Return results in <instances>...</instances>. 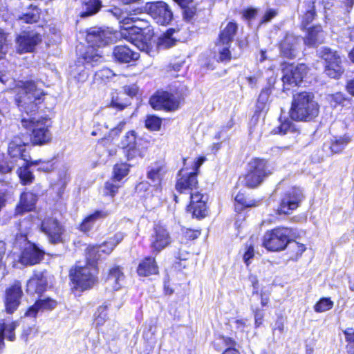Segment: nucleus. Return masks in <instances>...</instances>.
Instances as JSON below:
<instances>
[{
    "label": "nucleus",
    "mask_w": 354,
    "mask_h": 354,
    "mask_svg": "<svg viewBox=\"0 0 354 354\" xmlns=\"http://www.w3.org/2000/svg\"><path fill=\"white\" fill-rule=\"evenodd\" d=\"M17 324L15 322L3 324H0V351L2 349L4 344L3 335L14 333Z\"/></svg>",
    "instance_id": "50"
},
{
    "label": "nucleus",
    "mask_w": 354,
    "mask_h": 354,
    "mask_svg": "<svg viewBox=\"0 0 354 354\" xmlns=\"http://www.w3.org/2000/svg\"><path fill=\"white\" fill-rule=\"evenodd\" d=\"M271 174L268 162L264 159L254 158L249 163V171L242 178H239L240 184L255 188L262 183L264 179Z\"/></svg>",
    "instance_id": "4"
},
{
    "label": "nucleus",
    "mask_w": 354,
    "mask_h": 354,
    "mask_svg": "<svg viewBox=\"0 0 354 354\" xmlns=\"http://www.w3.org/2000/svg\"><path fill=\"white\" fill-rule=\"evenodd\" d=\"M125 277L119 266H114L109 270L107 282L115 290L120 289L124 284Z\"/></svg>",
    "instance_id": "25"
},
{
    "label": "nucleus",
    "mask_w": 354,
    "mask_h": 354,
    "mask_svg": "<svg viewBox=\"0 0 354 354\" xmlns=\"http://www.w3.org/2000/svg\"><path fill=\"white\" fill-rule=\"evenodd\" d=\"M324 41V34L321 26H315L308 29L304 43L308 46H314Z\"/></svg>",
    "instance_id": "26"
},
{
    "label": "nucleus",
    "mask_w": 354,
    "mask_h": 354,
    "mask_svg": "<svg viewBox=\"0 0 354 354\" xmlns=\"http://www.w3.org/2000/svg\"><path fill=\"white\" fill-rule=\"evenodd\" d=\"M28 144V137H15L9 143L8 147V158L19 165L26 164L30 160V156L26 149Z\"/></svg>",
    "instance_id": "7"
},
{
    "label": "nucleus",
    "mask_w": 354,
    "mask_h": 354,
    "mask_svg": "<svg viewBox=\"0 0 354 354\" xmlns=\"http://www.w3.org/2000/svg\"><path fill=\"white\" fill-rule=\"evenodd\" d=\"M123 91L125 94L132 97L137 94L138 88L133 84L129 86H124L123 87Z\"/></svg>",
    "instance_id": "62"
},
{
    "label": "nucleus",
    "mask_w": 354,
    "mask_h": 354,
    "mask_svg": "<svg viewBox=\"0 0 354 354\" xmlns=\"http://www.w3.org/2000/svg\"><path fill=\"white\" fill-rule=\"evenodd\" d=\"M44 252L35 245H29L22 252L21 263L26 266H32L38 263L43 258Z\"/></svg>",
    "instance_id": "18"
},
{
    "label": "nucleus",
    "mask_w": 354,
    "mask_h": 354,
    "mask_svg": "<svg viewBox=\"0 0 354 354\" xmlns=\"http://www.w3.org/2000/svg\"><path fill=\"white\" fill-rule=\"evenodd\" d=\"M183 17L187 21H192L196 15L197 9L194 5H187L183 7Z\"/></svg>",
    "instance_id": "52"
},
{
    "label": "nucleus",
    "mask_w": 354,
    "mask_h": 354,
    "mask_svg": "<svg viewBox=\"0 0 354 354\" xmlns=\"http://www.w3.org/2000/svg\"><path fill=\"white\" fill-rule=\"evenodd\" d=\"M37 201V196L32 192H24L21 195L20 201L17 206L16 212L23 214L26 212H30L35 207Z\"/></svg>",
    "instance_id": "21"
},
{
    "label": "nucleus",
    "mask_w": 354,
    "mask_h": 354,
    "mask_svg": "<svg viewBox=\"0 0 354 354\" xmlns=\"http://www.w3.org/2000/svg\"><path fill=\"white\" fill-rule=\"evenodd\" d=\"M41 81H26L23 83L21 93L16 99L20 111L23 113L21 126L31 132L28 142L34 145H42L49 142L52 135L47 125L48 120L36 116L38 105L41 102L44 92Z\"/></svg>",
    "instance_id": "1"
},
{
    "label": "nucleus",
    "mask_w": 354,
    "mask_h": 354,
    "mask_svg": "<svg viewBox=\"0 0 354 354\" xmlns=\"http://www.w3.org/2000/svg\"><path fill=\"white\" fill-rule=\"evenodd\" d=\"M187 211L192 212L193 217L197 218H204L207 215V207L205 203L196 204L193 207H187Z\"/></svg>",
    "instance_id": "43"
},
{
    "label": "nucleus",
    "mask_w": 354,
    "mask_h": 354,
    "mask_svg": "<svg viewBox=\"0 0 354 354\" xmlns=\"http://www.w3.org/2000/svg\"><path fill=\"white\" fill-rule=\"evenodd\" d=\"M151 106L157 110H175L178 109L180 97L166 91H158L149 100Z\"/></svg>",
    "instance_id": "11"
},
{
    "label": "nucleus",
    "mask_w": 354,
    "mask_h": 354,
    "mask_svg": "<svg viewBox=\"0 0 354 354\" xmlns=\"http://www.w3.org/2000/svg\"><path fill=\"white\" fill-rule=\"evenodd\" d=\"M137 37L133 40L134 46H136L140 50L144 51L149 54L151 50L150 44L147 41H143L141 37Z\"/></svg>",
    "instance_id": "55"
},
{
    "label": "nucleus",
    "mask_w": 354,
    "mask_h": 354,
    "mask_svg": "<svg viewBox=\"0 0 354 354\" xmlns=\"http://www.w3.org/2000/svg\"><path fill=\"white\" fill-rule=\"evenodd\" d=\"M114 76L113 71L107 68H102L95 73V77L102 80H108Z\"/></svg>",
    "instance_id": "60"
},
{
    "label": "nucleus",
    "mask_w": 354,
    "mask_h": 354,
    "mask_svg": "<svg viewBox=\"0 0 354 354\" xmlns=\"http://www.w3.org/2000/svg\"><path fill=\"white\" fill-rule=\"evenodd\" d=\"M299 40L293 35H286L280 45L281 55L289 59L295 58L299 51Z\"/></svg>",
    "instance_id": "17"
},
{
    "label": "nucleus",
    "mask_w": 354,
    "mask_h": 354,
    "mask_svg": "<svg viewBox=\"0 0 354 354\" xmlns=\"http://www.w3.org/2000/svg\"><path fill=\"white\" fill-rule=\"evenodd\" d=\"M101 253L99 245L88 246L86 253L88 261V266H95L94 263L100 258Z\"/></svg>",
    "instance_id": "37"
},
{
    "label": "nucleus",
    "mask_w": 354,
    "mask_h": 354,
    "mask_svg": "<svg viewBox=\"0 0 354 354\" xmlns=\"http://www.w3.org/2000/svg\"><path fill=\"white\" fill-rule=\"evenodd\" d=\"M238 30V25L236 23L230 21L221 29L218 35V40L223 44H232L234 36Z\"/></svg>",
    "instance_id": "27"
},
{
    "label": "nucleus",
    "mask_w": 354,
    "mask_h": 354,
    "mask_svg": "<svg viewBox=\"0 0 354 354\" xmlns=\"http://www.w3.org/2000/svg\"><path fill=\"white\" fill-rule=\"evenodd\" d=\"M97 270L95 266L76 267L74 272L71 270V281L76 288L82 290L90 288L95 283Z\"/></svg>",
    "instance_id": "6"
},
{
    "label": "nucleus",
    "mask_w": 354,
    "mask_h": 354,
    "mask_svg": "<svg viewBox=\"0 0 354 354\" xmlns=\"http://www.w3.org/2000/svg\"><path fill=\"white\" fill-rule=\"evenodd\" d=\"M41 41V35L35 31H24L16 39L17 50L19 53L32 52Z\"/></svg>",
    "instance_id": "12"
},
{
    "label": "nucleus",
    "mask_w": 354,
    "mask_h": 354,
    "mask_svg": "<svg viewBox=\"0 0 354 354\" xmlns=\"http://www.w3.org/2000/svg\"><path fill=\"white\" fill-rule=\"evenodd\" d=\"M235 201L240 205H243V207H253L256 206V202L253 201L252 200H247L245 198L244 196L241 194H238L235 197Z\"/></svg>",
    "instance_id": "59"
},
{
    "label": "nucleus",
    "mask_w": 354,
    "mask_h": 354,
    "mask_svg": "<svg viewBox=\"0 0 354 354\" xmlns=\"http://www.w3.org/2000/svg\"><path fill=\"white\" fill-rule=\"evenodd\" d=\"M57 306L56 301L50 298L39 299L26 312V317H35L39 310H52Z\"/></svg>",
    "instance_id": "24"
},
{
    "label": "nucleus",
    "mask_w": 354,
    "mask_h": 354,
    "mask_svg": "<svg viewBox=\"0 0 354 354\" xmlns=\"http://www.w3.org/2000/svg\"><path fill=\"white\" fill-rule=\"evenodd\" d=\"M23 292L21 284L19 281H16L6 291L4 304L6 310L8 313H12L15 311L20 304L21 298Z\"/></svg>",
    "instance_id": "14"
},
{
    "label": "nucleus",
    "mask_w": 354,
    "mask_h": 354,
    "mask_svg": "<svg viewBox=\"0 0 354 354\" xmlns=\"http://www.w3.org/2000/svg\"><path fill=\"white\" fill-rule=\"evenodd\" d=\"M145 10L158 24L165 26L173 19V13L169 6L163 1L147 3Z\"/></svg>",
    "instance_id": "8"
},
{
    "label": "nucleus",
    "mask_w": 354,
    "mask_h": 354,
    "mask_svg": "<svg viewBox=\"0 0 354 354\" xmlns=\"http://www.w3.org/2000/svg\"><path fill=\"white\" fill-rule=\"evenodd\" d=\"M19 165L17 162L6 157L0 160V173L3 174H8L16 167Z\"/></svg>",
    "instance_id": "45"
},
{
    "label": "nucleus",
    "mask_w": 354,
    "mask_h": 354,
    "mask_svg": "<svg viewBox=\"0 0 354 354\" xmlns=\"http://www.w3.org/2000/svg\"><path fill=\"white\" fill-rule=\"evenodd\" d=\"M351 138L349 135L345 134L342 137L335 138L333 140L329 145V148L332 153L340 152L350 142Z\"/></svg>",
    "instance_id": "35"
},
{
    "label": "nucleus",
    "mask_w": 354,
    "mask_h": 354,
    "mask_svg": "<svg viewBox=\"0 0 354 354\" xmlns=\"http://www.w3.org/2000/svg\"><path fill=\"white\" fill-rule=\"evenodd\" d=\"M184 172L185 171L183 169L180 171L179 176H180V178L176 183V188L180 193L188 194L193 192L194 189H197V173L191 172L187 174Z\"/></svg>",
    "instance_id": "16"
},
{
    "label": "nucleus",
    "mask_w": 354,
    "mask_h": 354,
    "mask_svg": "<svg viewBox=\"0 0 354 354\" xmlns=\"http://www.w3.org/2000/svg\"><path fill=\"white\" fill-rule=\"evenodd\" d=\"M280 122L281 124L279 126L273 130L275 133L284 135L288 133L294 132L295 131L294 124L288 119H285L283 121L280 119Z\"/></svg>",
    "instance_id": "40"
},
{
    "label": "nucleus",
    "mask_w": 354,
    "mask_h": 354,
    "mask_svg": "<svg viewBox=\"0 0 354 354\" xmlns=\"http://www.w3.org/2000/svg\"><path fill=\"white\" fill-rule=\"evenodd\" d=\"M220 343L223 344L227 348H234L236 345L235 341L229 337L221 336L218 338Z\"/></svg>",
    "instance_id": "63"
},
{
    "label": "nucleus",
    "mask_w": 354,
    "mask_h": 354,
    "mask_svg": "<svg viewBox=\"0 0 354 354\" xmlns=\"http://www.w3.org/2000/svg\"><path fill=\"white\" fill-rule=\"evenodd\" d=\"M86 11L82 16L87 17L97 13L102 7V1L100 0H88L85 3Z\"/></svg>",
    "instance_id": "41"
},
{
    "label": "nucleus",
    "mask_w": 354,
    "mask_h": 354,
    "mask_svg": "<svg viewBox=\"0 0 354 354\" xmlns=\"http://www.w3.org/2000/svg\"><path fill=\"white\" fill-rule=\"evenodd\" d=\"M343 333L347 343L346 348L348 353L354 354V329L348 328L344 330Z\"/></svg>",
    "instance_id": "44"
},
{
    "label": "nucleus",
    "mask_w": 354,
    "mask_h": 354,
    "mask_svg": "<svg viewBox=\"0 0 354 354\" xmlns=\"http://www.w3.org/2000/svg\"><path fill=\"white\" fill-rule=\"evenodd\" d=\"M271 93L272 88L270 85L266 86L261 90L257 102V109L259 111H263L266 109Z\"/></svg>",
    "instance_id": "36"
},
{
    "label": "nucleus",
    "mask_w": 354,
    "mask_h": 354,
    "mask_svg": "<svg viewBox=\"0 0 354 354\" xmlns=\"http://www.w3.org/2000/svg\"><path fill=\"white\" fill-rule=\"evenodd\" d=\"M114 34L109 30L100 28H93L88 30L86 35V41L90 45L83 58L86 63L93 65L98 62L102 56L94 49V47H103L114 40Z\"/></svg>",
    "instance_id": "3"
},
{
    "label": "nucleus",
    "mask_w": 354,
    "mask_h": 354,
    "mask_svg": "<svg viewBox=\"0 0 354 354\" xmlns=\"http://www.w3.org/2000/svg\"><path fill=\"white\" fill-rule=\"evenodd\" d=\"M288 243H290L289 250H290V259L294 260H297L299 258L306 249L304 244L296 241L291 242L290 241Z\"/></svg>",
    "instance_id": "39"
},
{
    "label": "nucleus",
    "mask_w": 354,
    "mask_h": 354,
    "mask_svg": "<svg viewBox=\"0 0 354 354\" xmlns=\"http://www.w3.org/2000/svg\"><path fill=\"white\" fill-rule=\"evenodd\" d=\"M138 275L147 277L158 272V267L153 257H148L142 260L137 268Z\"/></svg>",
    "instance_id": "23"
},
{
    "label": "nucleus",
    "mask_w": 354,
    "mask_h": 354,
    "mask_svg": "<svg viewBox=\"0 0 354 354\" xmlns=\"http://www.w3.org/2000/svg\"><path fill=\"white\" fill-rule=\"evenodd\" d=\"M319 111V106L311 92H300L293 95L290 117L295 121L309 122L315 118Z\"/></svg>",
    "instance_id": "2"
},
{
    "label": "nucleus",
    "mask_w": 354,
    "mask_h": 354,
    "mask_svg": "<svg viewBox=\"0 0 354 354\" xmlns=\"http://www.w3.org/2000/svg\"><path fill=\"white\" fill-rule=\"evenodd\" d=\"M30 164L32 165H38V170L44 172H49L53 169V164L51 161H41V160L31 161Z\"/></svg>",
    "instance_id": "54"
},
{
    "label": "nucleus",
    "mask_w": 354,
    "mask_h": 354,
    "mask_svg": "<svg viewBox=\"0 0 354 354\" xmlns=\"http://www.w3.org/2000/svg\"><path fill=\"white\" fill-rule=\"evenodd\" d=\"M291 232L290 228H274L265 234L263 244L266 249L270 251L282 250L290 242Z\"/></svg>",
    "instance_id": "5"
},
{
    "label": "nucleus",
    "mask_w": 354,
    "mask_h": 354,
    "mask_svg": "<svg viewBox=\"0 0 354 354\" xmlns=\"http://www.w3.org/2000/svg\"><path fill=\"white\" fill-rule=\"evenodd\" d=\"M111 105V106L117 108L119 110H122L128 106V102H122L121 99L118 96H116L115 97H113Z\"/></svg>",
    "instance_id": "61"
},
{
    "label": "nucleus",
    "mask_w": 354,
    "mask_h": 354,
    "mask_svg": "<svg viewBox=\"0 0 354 354\" xmlns=\"http://www.w3.org/2000/svg\"><path fill=\"white\" fill-rule=\"evenodd\" d=\"M47 286V279L41 272H36L27 282L26 291L31 295L41 294L44 292Z\"/></svg>",
    "instance_id": "19"
},
{
    "label": "nucleus",
    "mask_w": 354,
    "mask_h": 354,
    "mask_svg": "<svg viewBox=\"0 0 354 354\" xmlns=\"http://www.w3.org/2000/svg\"><path fill=\"white\" fill-rule=\"evenodd\" d=\"M162 120L155 115H149L145 120L146 127L151 131H158L160 129Z\"/></svg>",
    "instance_id": "49"
},
{
    "label": "nucleus",
    "mask_w": 354,
    "mask_h": 354,
    "mask_svg": "<svg viewBox=\"0 0 354 354\" xmlns=\"http://www.w3.org/2000/svg\"><path fill=\"white\" fill-rule=\"evenodd\" d=\"M342 59H335V61L326 64L325 73L331 78L337 79L344 73Z\"/></svg>",
    "instance_id": "31"
},
{
    "label": "nucleus",
    "mask_w": 354,
    "mask_h": 354,
    "mask_svg": "<svg viewBox=\"0 0 354 354\" xmlns=\"http://www.w3.org/2000/svg\"><path fill=\"white\" fill-rule=\"evenodd\" d=\"M106 308V306H102L97 308L95 318V324L97 326L103 325L106 320L108 315Z\"/></svg>",
    "instance_id": "51"
},
{
    "label": "nucleus",
    "mask_w": 354,
    "mask_h": 354,
    "mask_svg": "<svg viewBox=\"0 0 354 354\" xmlns=\"http://www.w3.org/2000/svg\"><path fill=\"white\" fill-rule=\"evenodd\" d=\"M254 255V246L252 243H247L245 245V251L243 254V261L248 266L250 263V260Z\"/></svg>",
    "instance_id": "56"
},
{
    "label": "nucleus",
    "mask_w": 354,
    "mask_h": 354,
    "mask_svg": "<svg viewBox=\"0 0 354 354\" xmlns=\"http://www.w3.org/2000/svg\"><path fill=\"white\" fill-rule=\"evenodd\" d=\"M129 171V165L126 163L116 164L113 167V178L120 181Z\"/></svg>",
    "instance_id": "42"
},
{
    "label": "nucleus",
    "mask_w": 354,
    "mask_h": 354,
    "mask_svg": "<svg viewBox=\"0 0 354 354\" xmlns=\"http://www.w3.org/2000/svg\"><path fill=\"white\" fill-rule=\"evenodd\" d=\"M307 67L305 64H299L297 66L290 65L283 70L282 81L284 84V88L289 89L286 86H297L299 84L304 75L306 74Z\"/></svg>",
    "instance_id": "13"
},
{
    "label": "nucleus",
    "mask_w": 354,
    "mask_h": 354,
    "mask_svg": "<svg viewBox=\"0 0 354 354\" xmlns=\"http://www.w3.org/2000/svg\"><path fill=\"white\" fill-rule=\"evenodd\" d=\"M318 53L319 57L325 60L326 64L341 58L337 51H334L327 47H322L319 50Z\"/></svg>",
    "instance_id": "38"
},
{
    "label": "nucleus",
    "mask_w": 354,
    "mask_h": 354,
    "mask_svg": "<svg viewBox=\"0 0 354 354\" xmlns=\"http://www.w3.org/2000/svg\"><path fill=\"white\" fill-rule=\"evenodd\" d=\"M164 174V168L162 166L156 165L149 167L147 171V178L153 183L154 185H159L161 182Z\"/></svg>",
    "instance_id": "34"
},
{
    "label": "nucleus",
    "mask_w": 354,
    "mask_h": 354,
    "mask_svg": "<svg viewBox=\"0 0 354 354\" xmlns=\"http://www.w3.org/2000/svg\"><path fill=\"white\" fill-rule=\"evenodd\" d=\"M190 194V204L188 205L187 207H193V206H195L196 204L200 203H205L203 200V195L201 194L200 192H191L189 193Z\"/></svg>",
    "instance_id": "57"
},
{
    "label": "nucleus",
    "mask_w": 354,
    "mask_h": 354,
    "mask_svg": "<svg viewBox=\"0 0 354 354\" xmlns=\"http://www.w3.org/2000/svg\"><path fill=\"white\" fill-rule=\"evenodd\" d=\"M123 147L125 149L127 158L133 159L140 155V151L136 147V136L133 131L127 133L122 141Z\"/></svg>",
    "instance_id": "22"
},
{
    "label": "nucleus",
    "mask_w": 354,
    "mask_h": 354,
    "mask_svg": "<svg viewBox=\"0 0 354 354\" xmlns=\"http://www.w3.org/2000/svg\"><path fill=\"white\" fill-rule=\"evenodd\" d=\"M344 95L341 92H337L329 96V101L332 106H337L341 104L345 100Z\"/></svg>",
    "instance_id": "58"
},
{
    "label": "nucleus",
    "mask_w": 354,
    "mask_h": 354,
    "mask_svg": "<svg viewBox=\"0 0 354 354\" xmlns=\"http://www.w3.org/2000/svg\"><path fill=\"white\" fill-rule=\"evenodd\" d=\"M118 182L119 181L115 180L113 177L111 180L107 181L104 185V194L113 197L120 187Z\"/></svg>",
    "instance_id": "46"
},
{
    "label": "nucleus",
    "mask_w": 354,
    "mask_h": 354,
    "mask_svg": "<svg viewBox=\"0 0 354 354\" xmlns=\"http://www.w3.org/2000/svg\"><path fill=\"white\" fill-rule=\"evenodd\" d=\"M333 306V302L330 298L321 299L314 307L315 311L317 313H323L331 309Z\"/></svg>",
    "instance_id": "47"
},
{
    "label": "nucleus",
    "mask_w": 354,
    "mask_h": 354,
    "mask_svg": "<svg viewBox=\"0 0 354 354\" xmlns=\"http://www.w3.org/2000/svg\"><path fill=\"white\" fill-rule=\"evenodd\" d=\"M124 235L122 232H117L107 241L99 245L102 253L109 254L114 248L123 240Z\"/></svg>",
    "instance_id": "30"
},
{
    "label": "nucleus",
    "mask_w": 354,
    "mask_h": 354,
    "mask_svg": "<svg viewBox=\"0 0 354 354\" xmlns=\"http://www.w3.org/2000/svg\"><path fill=\"white\" fill-rule=\"evenodd\" d=\"M149 242L152 251L159 253L171 243V237L165 227L156 224L149 236Z\"/></svg>",
    "instance_id": "10"
},
{
    "label": "nucleus",
    "mask_w": 354,
    "mask_h": 354,
    "mask_svg": "<svg viewBox=\"0 0 354 354\" xmlns=\"http://www.w3.org/2000/svg\"><path fill=\"white\" fill-rule=\"evenodd\" d=\"M30 162L29 160L26 164L21 163L20 165H18L17 174L23 185L30 184L34 180V176L29 169L30 166L32 165Z\"/></svg>",
    "instance_id": "32"
},
{
    "label": "nucleus",
    "mask_w": 354,
    "mask_h": 354,
    "mask_svg": "<svg viewBox=\"0 0 354 354\" xmlns=\"http://www.w3.org/2000/svg\"><path fill=\"white\" fill-rule=\"evenodd\" d=\"M174 32V29H169L158 38L157 46L159 49L165 50L175 45L176 40L172 37Z\"/></svg>",
    "instance_id": "33"
},
{
    "label": "nucleus",
    "mask_w": 354,
    "mask_h": 354,
    "mask_svg": "<svg viewBox=\"0 0 354 354\" xmlns=\"http://www.w3.org/2000/svg\"><path fill=\"white\" fill-rule=\"evenodd\" d=\"M19 19L27 24L37 22L39 19V12L37 8H32L30 12L24 14Z\"/></svg>",
    "instance_id": "48"
},
{
    "label": "nucleus",
    "mask_w": 354,
    "mask_h": 354,
    "mask_svg": "<svg viewBox=\"0 0 354 354\" xmlns=\"http://www.w3.org/2000/svg\"><path fill=\"white\" fill-rule=\"evenodd\" d=\"M79 73L77 75H74V77L80 82H84L88 77V73L87 71H86L82 67H80L78 70Z\"/></svg>",
    "instance_id": "64"
},
{
    "label": "nucleus",
    "mask_w": 354,
    "mask_h": 354,
    "mask_svg": "<svg viewBox=\"0 0 354 354\" xmlns=\"http://www.w3.org/2000/svg\"><path fill=\"white\" fill-rule=\"evenodd\" d=\"M303 198L302 190L298 187H292L287 191L282 197L278 208L279 213L290 214L299 206Z\"/></svg>",
    "instance_id": "9"
},
{
    "label": "nucleus",
    "mask_w": 354,
    "mask_h": 354,
    "mask_svg": "<svg viewBox=\"0 0 354 354\" xmlns=\"http://www.w3.org/2000/svg\"><path fill=\"white\" fill-rule=\"evenodd\" d=\"M113 55L116 61L121 63H129L137 60L139 57L138 53L126 45L116 46L113 48Z\"/></svg>",
    "instance_id": "20"
},
{
    "label": "nucleus",
    "mask_w": 354,
    "mask_h": 354,
    "mask_svg": "<svg viewBox=\"0 0 354 354\" xmlns=\"http://www.w3.org/2000/svg\"><path fill=\"white\" fill-rule=\"evenodd\" d=\"M232 44H223L221 41H217L216 44L215 52L218 55V60L221 62H230L232 57L236 58L239 55H232L230 48Z\"/></svg>",
    "instance_id": "29"
},
{
    "label": "nucleus",
    "mask_w": 354,
    "mask_h": 354,
    "mask_svg": "<svg viewBox=\"0 0 354 354\" xmlns=\"http://www.w3.org/2000/svg\"><path fill=\"white\" fill-rule=\"evenodd\" d=\"M107 215V212L103 210L95 211L93 214L84 218L80 225V231L84 232L90 231L96 221L105 218Z\"/></svg>",
    "instance_id": "28"
},
{
    "label": "nucleus",
    "mask_w": 354,
    "mask_h": 354,
    "mask_svg": "<svg viewBox=\"0 0 354 354\" xmlns=\"http://www.w3.org/2000/svg\"><path fill=\"white\" fill-rule=\"evenodd\" d=\"M41 227L50 243H57L62 241V236L64 230L57 219L53 218L44 219Z\"/></svg>",
    "instance_id": "15"
},
{
    "label": "nucleus",
    "mask_w": 354,
    "mask_h": 354,
    "mask_svg": "<svg viewBox=\"0 0 354 354\" xmlns=\"http://www.w3.org/2000/svg\"><path fill=\"white\" fill-rule=\"evenodd\" d=\"M125 21H131L135 24L133 26L136 28H138L140 30L146 29L149 27V21L144 18L138 17H131L124 19Z\"/></svg>",
    "instance_id": "53"
}]
</instances>
